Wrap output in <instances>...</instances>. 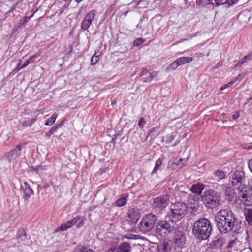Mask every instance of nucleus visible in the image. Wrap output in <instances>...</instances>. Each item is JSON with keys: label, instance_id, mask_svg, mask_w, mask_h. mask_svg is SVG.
<instances>
[{"label": "nucleus", "instance_id": "f257e3e1", "mask_svg": "<svg viewBox=\"0 0 252 252\" xmlns=\"http://www.w3.org/2000/svg\"><path fill=\"white\" fill-rule=\"evenodd\" d=\"M216 220L218 229L222 234H226L232 230L236 223L234 214L228 209L219 211L216 214Z\"/></svg>", "mask_w": 252, "mask_h": 252}, {"label": "nucleus", "instance_id": "f03ea898", "mask_svg": "<svg viewBox=\"0 0 252 252\" xmlns=\"http://www.w3.org/2000/svg\"><path fill=\"white\" fill-rule=\"evenodd\" d=\"M211 231V223L206 218H201L194 223L193 233L199 239H207L210 235Z\"/></svg>", "mask_w": 252, "mask_h": 252}, {"label": "nucleus", "instance_id": "7ed1b4c3", "mask_svg": "<svg viewBox=\"0 0 252 252\" xmlns=\"http://www.w3.org/2000/svg\"><path fill=\"white\" fill-rule=\"evenodd\" d=\"M187 209V205L183 202H179L172 204L169 213L170 219L176 223L183 218Z\"/></svg>", "mask_w": 252, "mask_h": 252}, {"label": "nucleus", "instance_id": "20e7f679", "mask_svg": "<svg viewBox=\"0 0 252 252\" xmlns=\"http://www.w3.org/2000/svg\"><path fill=\"white\" fill-rule=\"evenodd\" d=\"M202 201L207 207L214 208L219 205L220 197L218 192L213 190H209L204 192Z\"/></svg>", "mask_w": 252, "mask_h": 252}, {"label": "nucleus", "instance_id": "39448f33", "mask_svg": "<svg viewBox=\"0 0 252 252\" xmlns=\"http://www.w3.org/2000/svg\"><path fill=\"white\" fill-rule=\"evenodd\" d=\"M177 228L176 222L170 219L169 221H160L156 225V232L159 235H167L172 232Z\"/></svg>", "mask_w": 252, "mask_h": 252}, {"label": "nucleus", "instance_id": "423d86ee", "mask_svg": "<svg viewBox=\"0 0 252 252\" xmlns=\"http://www.w3.org/2000/svg\"><path fill=\"white\" fill-rule=\"evenodd\" d=\"M157 219L156 216L152 213L145 215L140 222V230L143 232H147L152 230L154 227Z\"/></svg>", "mask_w": 252, "mask_h": 252}, {"label": "nucleus", "instance_id": "0eeeda50", "mask_svg": "<svg viewBox=\"0 0 252 252\" xmlns=\"http://www.w3.org/2000/svg\"><path fill=\"white\" fill-rule=\"evenodd\" d=\"M231 183L234 188L240 189L245 185V176L244 172L241 170L236 171L232 176Z\"/></svg>", "mask_w": 252, "mask_h": 252}, {"label": "nucleus", "instance_id": "6e6552de", "mask_svg": "<svg viewBox=\"0 0 252 252\" xmlns=\"http://www.w3.org/2000/svg\"><path fill=\"white\" fill-rule=\"evenodd\" d=\"M169 201L168 195H160L153 198L152 206L156 210H162L167 206Z\"/></svg>", "mask_w": 252, "mask_h": 252}, {"label": "nucleus", "instance_id": "1a4fd4ad", "mask_svg": "<svg viewBox=\"0 0 252 252\" xmlns=\"http://www.w3.org/2000/svg\"><path fill=\"white\" fill-rule=\"evenodd\" d=\"M239 196L241 198V201L248 206L252 205V189L248 187H243L240 189Z\"/></svg>", "mask_w": 252, "mask_h": 252}, {"label": "nucleus", "instance_id": "9d476101", "mask_svg": "<svg viewBox=\"0 0 252 252\" xmlns=\"http://www.w3.org/2000/svg\"><path fill=\"white\" fill-rule=\"evenodd\" d=\"M96 13L97 11L96 10H92L87 13L81 22V29L83 31H86L89 28L94 20Z\"/></svg>", "mask_w": 252, "mask_h": 252}, {"label": "nucleus", "instance_id": "9b49d317", "mask_svg": "<svg viewBox=\"0 0 252 252\" xmlns=\"http://www.w3.org/2000/svg\"><path fill=\"white\" fill-rule=\"evenodd\" d=\"M21 149L22 145L18 144L15 148L6 153L4 157L9 162H13L16 160L17 158L20 156Z\"/></svg>", "mask_w": 252, "mask_h": 252}, {"label": "nucleus", "instance_id": "f8f14e48", "mask_svg": "<svg viewBox=\"0 0 252 252\" xmlns=\"http://www.w3.org/2000/svg\"><path fill=\"white\" fill-rule=\"evenodd\" d=\"M174 240L176 246L179 248H183L186 244L185 234L181 231L177 230L174 232Z\"/></svg>", "mask_w": 252, "mask_h": 252}, {"label": "nucleus", "instance_id": "ddd939ff", "mask_svg": "<svg viewBox=\"0 0 252 252\" xmlns=\"http://www.w3.org/2000/svg\"><path fill=\"white\" fill-rule=\"evenodd\" d=\"M131 247L129 243L125 242L121 243L120 246H112L109 247L107 252H130Z\"/></svg>", "mask_w": 252, "mask_h": 252}, {"label": "nucleus", "instance_id": "4468645a", "mask_svg": "<svg viewBox=\"0 0 252 252\" xmlns=\"http://www.w3.org/2000/svg\"><path fill=\"white\" fill-rule=\"evenodd\" d=\"M76 224L77 228H80L84 225L83 220L80 217H76L71 220H68L64 225V231L71 228L74 225Z\"/></svg>", "mask_w": 252, "mask_h": 252}, {"label": "nucleus", "instance_id": "2eb2a0df", "mask_svg": "<svg viewBox=\"0 0 252 252\" xmlns=\"http://www.w3.org/2000/svg\"><path fill=\"white\" fill-rule=\"evenodd\" d=\"M140 213L138 209L131 208L129 210V220L132 224H135L140 219Z\"/></svg>", "mask_w": 252, "mask_h": 252}, {"label": "nucleus", "instance_id": "dca6fc26", "mask_svg": "<svg viewBox=\"0 0 252 252\" xmlns=\"http://www.w3.org/2000/svg\"><path fill=\"white\" fill-rule=\"evenodd\" d=\"M21 189H23V197L25 201H28L30 196L33 194V191L30 185L26 182H24L21 185Z\"/></svg>", "mask_w": 252, "mask_h": 252}, {"label": "nucleus", "instance_id": "f3484780", "mask_svg": "<svg viewBox=\"0 0 252 252\" xmlns=\"http://www.w3.org/2000/svg\"><path fill=\"white\" fill-rule=\"evenodd\" d=\"M172 249L171 244L168 242H163L158 245L157 248L158 252H170Z\"/></svg>", "mask_w": 252, "mask_h": 252}, {"label": "nucleus", "instance_id": "a211bd4d", "mask_svg": "<svg viewBox=\"0 0 252 252\" xmlns=\"http://www.w3.org/2000/svg\"><path fill=\"white\" fill-rule=\"evenodd\" d=\"M156 74V73H149L147 70L144 69L141 72V76H142L141 80L143 82H150Z\"/></svg>", "mask_w": 252, "mask_h": 252}, {"label": "nucleus", "instance_id": "6ab92c4d", "mask_svg": "<svg viewBox=\"0 0 252 252\" xmlns=\"http://www.w3.org/2000/svg\"><path fill=\"white\" fill-rule=\"evenodd\" d=\"M204 189V185L202 183H198L193 184L190 190L193 193L197 195H200Z\"/></svg>", "mask_w": 252, "mask_h": 252}, {"label": "nucleus", "instance_id": "aec40b11", "mask_svg": "<svg viewBox=\"0 0 252 252\" xmlns=\"http://www.w3.org/2000/svg\"><path fill=\"white\" fill-rule=\"evenodd\" d=\"M225 195L226 200L231 201L235 198L236 193L233 189L228 188L225 191Z\"/></svg>", "mask_w": 252, "mask_h": 252}, {"label": "nucleus", "instance_id": "412c9836", "mask_svg": "<svg viewBox=\"0 0 252 252\" xmlns=\"http://www.w3.org/2000/svg\"><path fill=\"white\" fill-rule=\"evenodd\" d=\"M128 195L127 194H124L122 197L119 198L115 203L116 206L120 207L124 206L127 201Z\"/></svg>", "mask_w": 252, "mask_h": 252}, {"label": "nucleus", "instance_id": "4be33fe9", "mask_svg": "<svg viewBox=\"0 0 252 252\" xmlns=\"http://www.w3.org/2000/svg\"><path fill=\"white\" fill-rule=\"evenodd\" d=\"M163 159V157H160V158L156 161L155 167L151 173L152 175L157 173L159 169L162 164Z\"/></svg>", "mask_w": 252, "mask_h": 252}, {"label": "nucleus", "instance_id": "5701e85b", "mask_svg": "<svg viewBox=\"0 0 252 252\" xmlns=\"http://www.w3.org/2000/svg\"><path fill=\"white\" fill-rule=\"evenodd\" d=\"M192 61V58L189 57H183L178 58L176 60L179 66L189 63Z\"/></svg>", "mask_w": 252, "mask_h": 252}, {"label": "nucleus", "instance_id": "b1692460", "mask_svg": "<svg viewBox=\"0 0 252 252\" xmlns=\"http://www.w3.org/2000/svg\"><path fill=\"white\" fill-rule=\"evenodd\" d=\"M246 220L249 224L252 222V209L248 208L244 210Z\"/></svg>", "mask_w": 252, "mask_h": 252}, {"label": "nucleus", "instance_id": "393cba45", "mask_svg": "<svg viewBox=\"0 0 252 252\" xmlns=\"http://www.w3.org/2000/svg\"><path fill=\"white\" fill-rule=\"evenodd\" d=\"M17 238L21 241H24L26 239V234L24 229H20L18 231Z\"/></svg>", "mask_w": 252, "mask_h": 252}, {"label": "nucleus", "instance_id": "a878e982", "mask_svg": "<svg viewBox=\"0 0 252 252\" xmlns=\"http://www.w3.org/2000/svg\"><path fill=\"white\" fill-rule=\"evenodd\" d=\"M187 160L186 158H181L177 163H172L170 166H168V168H170L172 167L174 168L175 166H179L181 168L183 165V162H186Z\"/></svg>", "mask_w": 252, "mask_h": 252}, {"label": "nucleus", "instance_id": "bb28decb", "mask_svg": "<svg viewBox=\"0 0 252 252\" xmlns=\"http://www.w3.org/2000/svg\"><path fill=\"white\" fill-rule=\"evenodd\" d=\"M36 119V118H32V119H29L28 120H26L23 121L22 123V125L24 127L30 126L33 123H34V122L35 121Z\"/></svg>", "mask_w": 252, "mask_h": 252}, {"label": "nucleus", "instance_id": "cd10ccee", "mask_svg": "<svg viewBox=\"0 0 252 252\" xmlns=\"http://www.w3.org/2000/svg\"><path fill=\"white\" fill-rule=\"evenodd\" d=\"M251 60V55H248L245 56L241 61H239L235 65V67H239L241 66L243 63H246L247 61Z\"/></svg>", "mask_w": 252, "mask_h": 252}, {"label": "nucleus", "instance_id": "c85d7f7f", "mask_svg": "<svg viewBox=\"0 0 252 252\" xmlns=\"http://www.w3.org/2000/svg\"><path fill=\"white\" fill-rule=\"evenodd\" d=\"M215 176L217 177L218 181L223 179L225 177V173L222 170H218L214 172Z\"/></svg>", "mask_w": 252, "mask_h": 252}, {"label": "nucleus", "instance_id": "c756f323", "mask_svg": "<svg viewBox=\"0 0 252 252\" xmlns=\"http://www.w3.org/2000/svg\"><path fill=\"white\" fill-rule=\"evenodd\" d=\"M31 169L33 171L36 172V173L38 174L39 175H41L44 173L45 168L43 167L40 166L38 167H32Z\"/></svg>", "mask_w": 252, "mask_h": 252}, {"label": "nucleus", "instance_id": "7c9ffc66", "mask_svg": "<svg viewBox=\"0 0 252 252\" xmlns=\"http://www.w3.org/2000/svg\"><path fill=\"white\" fill-rule=\"evenodd\" d=\"M179 66V65L178 63H177L176 60L172 62L166 68L167 71H170L172 70H174L176 69Z\"/></svg>", "mask_w": 252, "mask_h": 252}, {"label": "nucleus", "instance_id": "2f4dec72", "mask_svg": "<svg viewBox=\"0 0 252 252\" xmlns=\"http://www.w3.org/2000/svg\"><path fill=\"white\" fill-rule=\"evenodd\" d=\"M99 60V55H97V53L95 52L94 54V55L92 56V57L91 59V61H90L91 64L92 65H94L95 64L98 62Z\"/></svg>", "mask_w": 252, "mask_h": 252}, {"label": "nucleus", "instance_id": "473e14b6", "mask_svg": "<svg viewBox=\"0 0 252 252\" xmlns=\"http://www.w3.org/2000/svg\"><path fill=\"white\" fill-rule=\"evenodd\" d=\"M57 115L54 114L50 118H48L46 122L45 123V125L46 126H51L52 125L56 119Z\"/></svg>", "mask_w": 252, "mask_h": 252}, {"label": "nucleus", "instance_id": "72a5a7b5", "mask_svg": "<svg viewBox=\"0 0 252 252\" xmlns=\"http://www.w3.org/2000/svg\"><path fill=\"white\" fill-rule=\"evenodd\" d=\"M61 127V125H60L52 127L49 131L46 132L45 135L48 137H50L51 135L52 134H53L59 127Z\"/></svg>", "mask_w": 252, "mask_h": 252}, {"label": "nucleus", "instance_id": "f704fd0d", "mask_svg": "<svg viewBox=\"0 0 252 252\" xmlns=\"http://www.w3.org/2000/svg\"><path fill=\"white\" fill-rule=\"evenodd\" d=\"M33 15V14H32L30 16H26L24 18L21 19L19 21V24L21 25L24 24L28 22L29 20L31 18V17Z\"/></svg>", "mask_w": 252, "mask_h": 252}, {"label": "nucleus", "instance_id": "c9c22d12", "mask_svg": "<svg viewBox=\"0 0 252 252\" xmlns=\"http://www.w3.org/2000/svg\"><path fill=\"white\" fill-rule=\"evenodd\" d=\"M145 41V40L142 39V38H139L135 40L133 42V45L134 46H138L141 44H142Z\"/></svg>", "mask_w": 252, "mask_h": 252}, {"label": "nucleus", "instance_id": "e433bc0d", "mask_svg": "<svg viewBox=\"0 0 252 252\" xmlns=\"http://www.w3.org/2000/svg\"><path fill=\"white\" fill-rule=\"evenodd\" d=\"M159 128V126H156L153 127L147 133L146 138L147 139L148 137L151 135L153 132H155L156 131L158 130Z\"/></svg>", "mask_w": 252, "mask_h": 252}, {"label": "nucleus", "instance_id": "4c0bfd02", "mask_svg": "<svg viewBox=\"0 0 252 252\" xmlns=\"http://www.w3.org/2000/svg\"><path fill=\"white\" fill-rule=\"evenodd\" d=\"M233 84H234V81H232L231 80V81H230L229 83H227V84H225V85H224L222 86L220 88V91H223V90H224L225 89L227 88H228V87H230V86H231V85H232Z\"/></svg>", "mask_w": 252, "mask_h": 252}, {"label": "nucleus", "instance_id": "58836bf2", "mask_svg": "<svg viewBox=\"0 0 252 252\" xmlns=\"http://www.w3.org/2000/svg\"><path fill=\"white\" fill-rule=\"evenodd\" d=\"M245 76V74H239L236 78L233 79L232 81H234V84L237 81H241Z\"/></svg>", "mask_w": 252, "mask_h": 252}, {"label": "nucleus", "instance_id": "ea45409f", "mask_svg": "<svg viewBox=\"0 0 252 252\" xmlns=\"http://www.w3.org/2000/svg\"><path fill=\"white\" fill-rule=\"evenodd\" d=\"M239 0H227V5L228 7L237 3Z\"/></svg>", "mask_w": 252, "mask_h": 252}, {"label": "nucleus", "instance_id": "a19ab883", "mask_svg": "<svg viewBox=\"0 0 252 252\" xmlns=\"http://www.w3.org/2000/svg\"><path fill=\"white\" fill-rule=\"evenodd\" d=\"M39 54H36L31 56L27 60L30 63H32L34 61V59L36 56H39Z\"/></svg>", "mask_w": 252, "mask_h": 252}, {"label": "nucleus", "instance_id": "79ce46f5", "mask_svg": "<svg viewBox=\"0 0 252 252\" xmlns=\"http://www.w3.org/2000/svg\"><path fill=\"white\" fill-rule=\"evenodd\" d=\"M145 124V122L144 119L143 118H141L138 122V125L139 127L142 128L144 126V125Z\"/></svg>", "mask_w": 252, "mask_h": 252}, {"label": "nucleus", "instance_id": "37998d69", "mask_svg": "<svg viewBox=\"0 0 252 252\" xmlns=\"http://www.w3.org/2000/svg\"><path fill=\"white\" fill-rule=\"evenodd\" d=\"M22 61L21 60H20L19 61V63L17 65V66L16 67V68H15L13 70V72H18L20 69H21V68H20V67H21V66H20V64L21 63H22Z\"/></svg>", "mask_w": 252, "mask_h": 252}, {"label": "nucleus", "instance_id": "c03bdc74", "mask_svg": "<svg viewBox=\"0 0 252 252\" xmlns=\"http://www.w3.org/2000/svg\"><path fill=\"white\" fill-rule=\"evenodd\" d=\"M174 139V136L172 135H169L167 138V141L169 143L172 142Z\"/></svg>", "mask_w": 252, "mask_h": 252}, {"label": "nucleus", "instance_id": "a18cd8bd", "mask_svg": "<svg viewBox=\"0 0 252 252\" xmlns=\"http://www.w3.org/2000/svg\"><path fill=\"white\" fill-rule=\"evenodd\" d=\"M239 113L238 112H235V113L233 115L232 118L234 120H236L239 117Z\"/></svg>", "mask_w": 252, "mask_h": 252}, {"label": "nucleus", "instance_id": "49530a36", "mask_svg": "<svg viewBox=\"0 0 252 252\" xmlns=\"http://www.w3.org/2000/svg\"><path fill=\"white\" fill-rule=\"evenodd\" d=\"M248 164L249 168L251 172L252 173V159L250 160Z\"/></svg>", "mask_w": 252, "mask_h": 252}, {"label": "nucleus", "instance_id": "de8ad7c7", "mask_svg": "<svg viewBox=\"0 0 252 252\" xmlns=\"http://www.w3.org/2000/svg\"><path fill=\"white\" fill-rule=\"evenodd\" d=\"M29 64H30V63H29L28 61V60H26L23 63V64L22 65V66H21V67H20V68H22L23 67H25L26 66H27Z\"/></svg>", "mask_w": 252, "mask_h": 252}, {"label": "nucleus", "instance_id": "09e8293b", "mask_svg": "<svg viewBox=\"0 0 252 252\" xmlns=\"http://www.w3.org/2000/svg\"><path fill=\"white\" fill-rule=\"evenodd\" d=\"M59 231H63V224H62L59 227H58L55 231V232H59Z\"/></svg>", "mask_w": 252, "mask_h": 252}, {"label": "nucleus", "instance_id": "8fccbe9b", "mask_svg": "<svg viewBox=\"0 0 252 252\" xmlns=\"http://www.w3.org/2000/svg\"><path fill=\"white\" fill-rule=\"evenodd\" d=\"M243 252H252V249L248 248H245L243 250Z\"/></svg>", "mask_w": 252, "mask_h": 252}, {"label": "nucleus", "instance_id": "3c124183", "mask_svg": "<svg viewBox=\"0 0 252 252\" xmlns=\"http://www.w3.org/2000/svg\"><path fill=\"white\" fill-rule=\"evenodd\" d=\"M84 252H94L92 249H86V248L84 247Z\"/></svg>", "mask_w": 252, "mask_h": 252}, {"label": "nucleus", "instance_id": "603ef678", "mask_svg": "<svg viewBox=\"0 0 252 252\" xmlns=\"http://www.w3.org/2000/svg\"><path fill=\"white\" fill-rule=\"evenodd\" d=\"M142 0H134V2L136 3L137 5L139 4V3L142 1Z\"/></svg>", "mask_w": 252, "mask_h": 252}, {"label": "nucleus", "instance_id": "864d4df0", "mask_svg": "<svg viewBox=\"0 0 252 252\" xmlns=\"http://www.w3.org/2000/svg\"><path fill=\"white\" fill-rule=\"evenodd\" d=\"M49 187V185L48 184H45L43 186V189H46L48 188Z\"/></svg>", "mask_w": 252, "mask_h": 252}, {"label": "nucleus", "instance_id": "5fc2aeb1", "mask_svg": "<svg viewBox=\"0 0 252 252\" xmlns=\"http://www.w3.org/2000/svg\"><path fill=\"white\" fill-rule=\"evenodd\" d=\"M128 13V11H126V12H125V13L124 14V16H126Z\"/></svg>", "mask_w": 252, "mask_h": 252}, {"label": "nucleus", "instance_id": "6e6d98bb", "mask_svg": "<svg viewBox=\"0 0 252 252\" xmlns=\"http://www.w3.org/2000/svg\"><path fill=\"white\" fill-rule=\"evenodd\" d=\"M76 1H77V2H81V1H82L83 0H75Z\"/></svg>", "mask_w": 252, "mask_h": 252}, {"label": "nucleus", "instance_id": "4d7b16f0", "mask_svg": "<svg viewBox=\"0 0 252 252\" xmlns=\"http://www.w3.org/2000/svg\"><path fill=\"white\" fill-rule=\"evenodd\" d=\"M115 102H113L112 104H115Z\"/></svg>", "mask_w": 252, "mask_h": 252}]
</instances>
